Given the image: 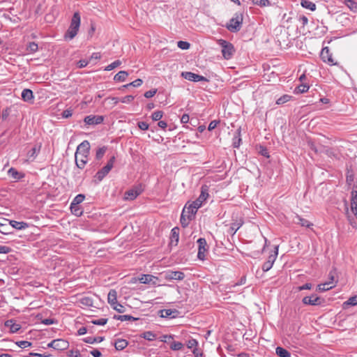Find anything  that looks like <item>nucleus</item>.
Segmentation results:
<instances>
[{
  "instance_id": "1",
  "label": "nucleus",
  "mask_w": 357,
  "mask_h": 357,
  "mask_svg": "<svg viewBox=\"0 0 357 357\" xmlns=\"http://www.w3.org/2000/svg\"><path fill=\"white\" fill-rule=\"evenodd\" d=\"M90 144L89 141L84 140L77 146L75 154V160L78 168L83 169L85 167L88 162Z\"/></svg>"
},
{
  "instance_id": "2",
  "label": "nucleus",
  "mask_w": 357,
  "mask_h": 357,
  "mask_svg": "<svg viewBox=\"0 0 357 357\" xmlns=\"http://www.w3.org/2000/svg\"><path fill=\"white\" fill-rule=\"evenodd\" d=\"M80 21L79 13L75 12L71 19L70 26L64 35L66 40H72L76 36L80 26Z\"/></svg>"
},
{
  "instance_id": "3",
  "label": "nucleus",
  "mask_w": 357,
  "mask_h": 357,
  "mask_svg": "<svg viewBox=\"0 0 357 357\" xmlns=\"http://www.w3.org/2000/svg\"><path fill=\"white\" fill-rule=\"evenodd\" d=\"M243 14L240 13H236L234 14V17L229 20V22L227 24V29L231 32H237L238 31L243 23Z\"/></svg>"
},
{
  "instance_id": "4",
  "label": "nucleus",
  "mask_w": 357,
  "mask_h": 357,
  "mask_svg": "<svg viewBox=\"0 0 357 357\" xmlns=\"http://www.w3.org/2000/svg\"><path fill=\"white\" fill-rule=\"evenodd\" d=\"M115 160V156L111 157L110 159L107 161V165L96 174L94 178L98 182L101 181L109 174V172L114 167Z\"/></svg>"
},
{
  "instance_id": "5",
  "label": "nucleus",
  "mask_w": 357,
  "mask_h": 357,
  "mask_svg": "<svg viewBox=\"0 0 357 357\" xmlns=\"http://www.w3.org/2000/svg\"><path fill=\"white\" fill-rule=\"evenodd\" d=\"M219 44L222 47V54L225 59H229L231 58L233 54L235 52L234 45L225 40H220Z\"/></svg>"
},
{
  "instance_id": "6",
  "label": "nucleus",
  "mask_w": 357,
  "mask_h": 357,
  "mask_svg": "<svg viewBox=\"0 0 357 357\" xmlns=\"http://www.w3.org/2000/svg\"><path fill=\"white\" fill-rule=\"evenodd\" d=\"M208 197V187L206 185H204L201 188V193L199 197L192 202V203L200 208L203 203L207 199Z\"/></svg>"
},
{
  "instance_id": "7",
  "label": "nucleus",
  "mask_w": 357,
  "mask_h": 357,
  "mask_svg": "<svg viewBox=\"0 0 357 357\" xmlns=\"http://www.w3.org/2000/svg\"><path fill=\"white\" fill-rule=\"evenodd\" d=\"M302 302L305 305L316 306L321 305L324 302V299L317 296L316 294H312L310 296H305Z\"/></svg>"
},
{
  "instance_id": "8",
  "label": "nucleus",
  "mask_w": 357,
  "mask_h": 357,
  "mask_svg": "<svg viewBox=\"0 0 357 357\" xmlns=\"http://www.w3.org/2000/svg\"><path fill=\"white\" fill-rule=\"evenodd\" d=\"M181 77H183L185 79H188L189 81L197 82H207L208 79L202 76L199 75L198 74H195L192 72H182L181 73Z\"/></svg>"
},
{
  "instance_id": "9",
  "label": "nucleus",
  "mask_w": 357,
  "mask_h": 357,
  "mask_svg": "<svg viewBox=\"0 0 357 357\" xmlns=\"http://www.w3.org/2000/svg\"><path fill=\"white\" fill-rule=\"evenodd\" d=\"M164 277L167 280H182L185 277V274L181 271H167L165 272Z\"/></svg>"
},
{
  "instance_id": "10",
  "label": "nucleus",
  "mask_w": 357,
  "mask_h": 357,
  "mask_svg": "<svg viewBox=\"0 0 357 357\" xmlns=\"http://www.w3.org/2000/svg\"><path fill=\"white\" fill-rule=\"evenodd\" d=\"M197 243H198V245H199L197 257L201 260H204L205 258V252L207 251L206 241L205 238H200L197 240Z\"/></svg>"
},
{
  "instance_id": "11",
  "label": "nucleus",
  "mask_w": 357,
  "mask_h": 357,
  "mask_svg": "<svg viewBox=\"0 0 357 357\" xmlns=\"http://www.w3.org/2000/svg\"><path fill=\"white\" fill-rule=\"evenodd\" d=\"M199 208L192 202L190 203V202H188L183 210H185L186 213H188V219H194Z\"/></svg>"
},
{
  "instance_id": "12",
  "label": "nucleus",
  "mask_w": 357,
  "mask_h": 357,
  "mask_svg": "<svg viewBox=\"0 0 357 357\" xmlns=\"http://www.w3.org/2000/svg\"><path fill=\"white\" fill-rule=\"evenodd\" d=\"M321 58L324 62H328L331 65H336L334 62L332 53L330 52L328 47H326L322 49L321 52Z\"/></svg>"
},
{
  "instance_id": "13",
  "label": "nucleus",
  "mask_w": 357,
  "mask_h": 357,
  "mask_svg": "<svg viewBox=\"0 0 357 357\" xmlns=\"http://www.w3.org/2000/svg\"><path fill=\"white\" fill-rule=\"evenodd\" d=\"M103 120L102 116L89 115L84 118V121L87 125H98L101 123Z\"/></svg>"
},
{
  "instance_id": "14",
  "label": "nucleus",
  "mask_w": 357,
  "mask_h": 357,
  "mask_svg": "<svg viewBox=\"0 0 357 357\" xmlns=\"http://www.w3.org/2000/svg\"><path fill=\"white\" fill-rule=\"evenodd\" d=\"M243 224V222L241 219L236 220L235 222L230 224L229 227L227 229V233L231 236L234 235Z\"/></svg>"
},
{
  "instance_id": "15",
  "label": "nucleus",
  "mask_w": 357,
  "mask_h": 357,
  "mask_svg": "<svg viewBox=\"0 0 357 357\" xmlns=\"http://www.w3.org/2000/svg\"><path fill=\"white\" fill-rule=\"evenodd\" d=\"M158 280V278L155 276H153L152 275H142L140 278H139V281L142 284H155L156 281Z\"/></svg>"
},
{
  "instance_id": "16",
  "label": "nucleus",
  "mask_w": 357,
  "mask_h": 357,
  "mask_svg": "<svg viewBox=\"0 0 357 357\" xmlns=\"http://www.w3.org/2000/svg\"><path fill=\"white\" fill-rule=\"evenodd\" d=\"M178 239H179V228L178 227H175L171 230L170 244L177 245Z\"/></svg>"
},
{
  "instance_id": "17",
  "label": "nucleus",
  "mask_w": 357,
  "mask_h": 357,
  "mask_svg": "<svg viewBox=\"0 0 357 357\" xmlns=\"http://www.w3.org/2000/svg\"><path fill=\"white\" fill-rule=\"evenodd\" d=\"M107 301L112 307L116 305L117 301V292L115 289H110L107 295Z\"/></svg>"
},
{
  "instance_id": "18",
  "label": "nucleus",
  "mask_w": 357,
  "mask_h": 357,
  "mask_svg": "<svg viewBox=\"0 0 357 357\" xmlns=\"http://www.w3.org/2000/svg\"><path fill=\"white\" fill-rule=\"evenodd\" d=\"M140 193L141 191L137 189L129 190L125 192V199L127 200H134Z\"/></svg>"
},
{
  "instance_id": "19",
  "label": "nucleus",
  "mask_w": 357,
  "mask_h": 357,
  "mask_svg": "<svg viewBox=\"0 0 357 357\" xmlns=\"http://www.w3.org/2000/svg\"><path fill=\"white\" fill-rule=\"evenodd\" d=\"M21 96L22 100L25 102H31L34 98L33 91L29 89H24Z\"/></svg>"
},
{
  "instance_id": "20",
  "label": "nucleus",
  "mask_w": 357,
  "mask_h": 357,
  "mask_svg": "<svg viewBox=\"0 0 357 357\" xmlns=\"http://www.w3.org/2000/svg\"><path fill=\"white\" fill-rule=\"evenodd\" d=\"M5 326L9 328L13 333L17 332L21 328L20 325L15 323L13 319L7 320L5 322Z\"/></svg>"
},
{
  "instance_id": "21",
  "label": "nucleus",
  "mask_w": 357,
  "mask_h": 357,
  "mask_svg": "<svg viewBox=\"0 0 357 357\" xmlns=\"http://www.w3.org/2000/svg\"><path fill=\"white\" fill-rule=\"evenodd\" d=\"M55 349L59 351L65 350L69 346L68 342L63 339L55 340Z\"/></svg>"
},
{
  "instance_id": "22",
  "label": "nucleus",
  "mask_w": 357,
  "mask_h": 357,
  "mask_svg": "<svg viewBox=\"0 0 357 357\" xmlns=\"http://www.w3.org/2000/svg\"><path fill=\"white\" fill-rule=\"evenodd\" d=\"M8 174L9 176H10L12 178L20 180L24 177V174L18 172L16 169L11 167L8 169Z\"/></svg>"
},
{
  "instance_id": "23",
  "label": "nucleus",
  "mask_w": 357,
  "mask_h": 357,
  "mask_svg": "<svg viewBox=\"0 0 357 357\" xmlns=\"http://www.w3.org/2000/svg\"><path fill=\"white\" fill-rule=\"evenodd\" d=\"M10 225L15 229L18 230L25 229L29 227V225L24 222H17L15 220H10Z\"/></svg>"
},
{
  "instance_id": "24",
  "label": "nucleus",
  "mask_w": 357,
  "mask_h": 357,
  "mask_svg": "<svg viewBox=\"0 0 357 357\" xmlns=\"http://www.w3.org/2000/svg\"><path fill=\"white\" fill-rule=\"evenodd\" d=\"M41 146H33L29 152L27 153V157L31 159V160H33L39 153L40 151Z\"/></svg>"
},
{
  "instance_id": "25",
  "label": "nucleus",
  "mask_w": 357,
  "mask_h": 357,
  "mask_svg": "<svg viewBox=\"0 0 357 357\" xmlns=\"http://www.w3.org/2000/svg\"><path fill=\"white\" fill-rule=\"evenodd\" d=\"M335 286V284H333V282H326L324 283L319 284L317 286V289L319 291H326L329 289H331L333 287Z\"/></svg>"
},
{
  "instance_id": "26",
  "label": "nucleus",
  "mask_w": 357,
  "mask_h": 357,
  "mask_svg": "<svg viewBox=\"0 0 357 357\" xmlns=\"http://www.w3.org/2000/svg\"><path fill=\"white\" fill-rule=\"evenodd\" d=\"M193 219H188V215H186L185 210L182 211V213L181 215V218H180V222L183 227H187L188 226L190 222Z\"/></svg>"
},
{
  "instance_id": "27",
  "label": "nucleus",
  "mask_w": 357,
  "mask_h": 357,
  "mask_svg": "<svg viewBox=\"0 0 357 357\" xmlns=\"http://www.w3.org/2000/svg\"><path fill=\"white\" fill-rule=\"evenodd\" d=\"M177 312L176 310H172L171 309H164L160 310V315L161 317H175V314Z\"/></svg>"
},
{
  "instance_id": "28",
  "label": "nucleus",
  "mask_w": 357,
  "mask_h": 357,
  "mask_svg": "<svg viewBox=\"0 0 357 357\" xmlns=\"http://www.w3.org/2000/svg\"><path fill=\"white\" fill-rule=\"evenodd\" d=\"M128 344V341L124 339H117L114 342V347L116 350H123Z\"/></svg>"
},
{
  "instance_id": "29",
  "label": "nucleus",
  "mask_w": 357,
  "mask_h": 357,
  "mask_svg": "<svg viewBox=\"0 0 357 357\" xmlns=\"http://www.w3.org/2000/svg\"><path fill=\"white\" fill-rule=\"evenodd\" d=\"M128 75V73L125 70L119 71L117 74L114 75V80L115 82H124L126 79Z\"/></svg>"
},
{
  "instance_id": "30",
  "label": "nucleus",
  "mask_w": 357,
  "mask_h": 357,
  "mask_svg": "<svg viewBox=\"0 0 357 357\" xmlns=\"http://www.w3.org/2000/svg\"><path fill=\"white\" fill-rule=\"evenodd\" d=\"M114 319L120 320L121 321H136L138 320V318H135L131 315L125 314V315H114L113 317Z\"/></svg>"
},
{
  "instance_id": "31",
  "label": "nucleus",
  "mask_w": 357,
  "mask_h": 357,
  "mask_svg": "<svg viewBox=\"0 0 357 357\" xmlns=\"http://www.w3.org/2000/svg\"><path fill=\"white\" fill-rule=\"evenodd\" d=\"M296 218L297 219V221H296V222L298 225H301L302 227L309 228L313 225L312 223L310 222L308 220L301 218L298 215L296 216Z\"/></svg>"
},
{
  "instance_id": "32",
  "label": "nucleus",
  "mask_w": 357,
  "mask_h": 357,
  "mask_svg": "<svg viewBox=\"0 0 357 357\" xmlns=\"http://www.w3.org/2000/svg\"><path fill=\"white\" fill-rule=\"evenodd\" d=\"M70 209L71 213L77 217L81 216L83 213V210L79 207V205L70 204Z\"/></svg>"
},
{
  "instance_id": "33",
  "label": "nucleus",
  "mask_w": 357,
  "mask_h": 357,
  "mask_svg": "<svg viewBox=\"0 0 357 357\" xmlns=\"http://www.w3.org/2000/svg\"><path fill=\"white\" fill-rule=\"evenodd\" d=\"M103 337H86L84 338V342L89 344H94L96 342H101L103 341Z\"/></svg>"
},
{
  "instance_id": "34",
  "label": "nucleus",
  "mask_w": 357,
  "mask_h": 357,
  "mask_svg": "<svg viewBox=\"0 0 357 357\" xmlns=\"http://www.w3.org/2000/svg\"><path fill=\"white\" fill-rule=\"evenodd\" d=\"M301 6L312 11H314L316 9V5L309 0H301Z\"/></svg>"
},
{
  "instance_id": "35",
  "label": "nucleus",
  "mask_w": 357,
  "mask_h": 357,
  "mask_svg": "<svg viewBox=\"0 0 357 357\" xmlns=\"http://www.w3.org/2000/svg\"><path fill=\"white\" fill-rule=\"evenodd\" d=\"M240 134H241V130H240V129H238V130H237V131L236 132V135L233 138V146L234 148H238L241 144V138L240 137Z\"/></svg>"
},
{
  "instance_id": "36",
  "label": "nucleus",
  "mask_w": 357,
  "mask_h": 357,
  "mask_svg": "<svg viewBox=\"0 0 357 357\" xmlns=\"http://www.w3.org/2000/svg\"><path fill=\"white\" fill-rule=\"evenodd\" d=\"M276 354L280 357H289L290 353L285 349L278 347L276 348Z\"/></svg>"
},
{
  "instance_id": "37",
  "label": "nucleus",
  "mask_w": 357,
  "mask_h": 357,
  "mask_svg": "<svg viewBox=\"0 0 357 357\" xmlns=\"http://www.w3.org/2000/svg\"><path fill=\"white\" fill-rule=\"evenodd\" d=\"M309 86L306 84H301L298 85L294 90V91L297 93H303L307 92L309 89Z\"/></svg>"
},
{
  "instance_id": "38",
  "label": "nucleus",
  "mask_w": 357,
  "mask_h": 357,
  "mask_svg": "<svg viewBox=\"0 0 357 357\" xmlns=\"http://www.w3.org/2000/svg\"><path fill=\"white\" fill-rule=\"evenodd\" d=\"M107 148L106 146H102L101 148H99L97 151H96V159L97 160H100L102 158V157L104 156L106 151H107Z\"/></svg>"
},
{
  "instance_id": "39",
  "label": "nucleus",
  "mask_w": 357,
  "mask_h": 357,
  "mask_svg": "<svg viewBox=\"0 0 357 357\" xmlns=\"http://www.w3.org/2000/svg\"><path fill=\"white\" fill-rule=\"evenodd\" d=\"M142 337L149 341H153L155 339L156 335L152 331H146L142 333Z\"/></svg>"
},
{
  "instance_id": "40",
  "label": "nucleus",
  "mask_w": 357,
  "mask_h": 357,
  "mask_svg": "<svg viewBox=\"0 0 357 357\" xmlns=\"http://www.w3.org/2000/svg\"><path fill=\"white\" fill-rule=\"evenodd\" d=\"M79 303L81 304H82L83 305L88 306V307H90V306L93 305V300H92V298H90V297H87V296H85V297H83V298H80Z\"/></svg>"
},
{
  "instance_id": "41",
  "label": "nucleus",
  "mask_w": 357,
  "mask_h": 357,
  "mask_svg": "<svg viewBox=\"0 0 357 357\" xmlns=\"http://www.w3.org/2000/svg\"><path fill=\"white\" fill-rule=\"evenodd\" d=\"M183 347V344L180 342L173 341L170 344V349L174 351H178L182 349Z\"/></svg>"
},
{
  "instance_id": "42",
  "label": "nucleus",
  "mask_w": 357,
  "mask_h": 357,
  "mask_svg": "<svg viewBox=\"0 0 357 357\" xmlns=\"http://www.w3.org/2000/svg\"><path fill=\"white\" fill-rule=\"evenodd\" d=\"M85 196L82 194L77 195L73 200L70 204L72 205H79L84 200Z\"/></svg>"
},
{
  "instance_id": "43",
  "label": "nucleus",
  "mask_w": 357,
  "mask_h": 357,
  "mask_svg": "<svg viewBox=\"0 0 357 357\" xmlns=\"http://www.w3.org/2000/svg\"><path fill=\"white\" fill-rule=\"evenodd\" d=\"M291 96L289 95H287V94L283 95L282 96H281L276 100V104L282 105V104L289 101L291 100Z\"/></svg>"
},
{
  "instance_id": "44",
  "label": "nucleus",
  "mask_w": 357,
  "mask_h": 357,
  "mask_svg": "<svg viewBox=\"0 0 357 357\" xmlns=\"http://www.w3.org/2000/svg\"><path fill=\"white\" fill-rule=\"evenodd\" d=\"M252 3L261 7L268 6L271 5L269 0H252Z\"/></svg>"
},
{
  "instance_id": "45",
  "label": "nucleus",
  "mask_w": 357,
  "mask_h": 357,
  "mask_svg": "<svg viewBox=\"0 0 357 357\" xmlns=\"http://www.w3.org/2000/svg\"><path fill=\"white\" fill-rule=\"evenodd\" d=\"M121 64V61L120 60H116L115 61L112 62L107 66L105 68V70L109 71L113 70L114 68L119 66Z\"/></svg>"
},
{
  "instance_id": "46",
  "label": "nucleus",
  "mask_w": 357,
  "mask_h": 357,
  "mask_svg": "<svg viewBox=\"0 0 357 357\" xmlns=\"http://www.w3.org/2000/svg\"><path fill=\"white\" fill-rule=\"evenodd\" d=\"M142 83H143L142 79H137L135 81H133V82H130L129 84L123 85V88H127V87L130 86H134V87H137V86H141L142 84Z\"/></svg>"
},
{
  "instance_id": "47",
  "label": "nucleus",
  "mask_w": 357,
  "mask_h": 357,
  "mask_svg": "<svg viewBox=\"0 0 357 357\" xmlns=\"http://www.w3.org/2000/svg\"><path fill=\"white\" fill-rule=\"evenodd\" d=\"M26 50L30 53H34L38 50V44L34 42L29 43L27 45Z\"/></svg>"
},
{
  "instance_id": "48",
  "label": "nucleus",
  "mask_w": 357,
  "mask_h": 357,
  "mask_svg": "<svg viewBox=\"0 0 357 357\" xmlns=\"http://www.w3.org/2000/svg\"><path fill=\"white\" fill-rule=\"evenodd\" d=\"M162 116H163V112L160 110H158V111L154 112L152 114L151 118H152L153 121H157L160 120V119L162 117Z\"/></svg>"
},
{
  "instance_id": "49",
  "label": "nucleus",
  "mask_w": 357,
  "mask_h": 357,
  "mask_svg": "<svg viewBox=\"0 0 357 357\" xmlns=\"http://www.w3.org/2000/svg\"><path fill=\"white\" fill-rule=\"evenodd\" d=\"M278 254V248L277 246L275 248L274 253L269 255L267 261H268L272 264H273L277 258Z\"/></svg>"
},
{
  "instance_id": "50",
  "label": "nucleus",
  "mask_w": 357,
  "mask_h": 357,
  "mask_svg": "<svg viewBox=\"0 0 357 357\" xmlns=\"http://www.w3.org/2000/svg\"><path fill=\"white\" fill-rule=\"evenodd\" d=\"M198 346V342L195 339H190L187 342V347L189 349H194Z\"/></svg>"
},
{
  "instance_id": "51",
  "label": "nucleus",
  "mask_w": 357,
  "mask_h": 357,
  "mask_svg": "<svg viewBox=\"0 0 357 357\" xmlns=\"http://www.w3.org/2000/svg\"><path fill=\"white\" fill-rule=\"evenodd\" d=\"M345 4L352 10H357V3L354 0H347Z\"/></svg>"
},
{
  "instance_id": "52",
  "label": "nucleus",
  "mask_w": 357,
  "mask_h": 357,
  "mask_svg": "<svg viewBox=\"0 0 357 357\" xmlns=\"http://www.w3.org/2000/svg\"><path fill=\"white\" fill-rule=\"evenodd\" d=\"M177 45L181 50H188L190 48V43L186 41L180 40L178 42Z\"/></svg>"
},
{
  "instance_id": "53",
  "label": "nucleus",
  "mask_w": 357,
  "mask_h": 357,
  "mask_svg": "<svg viewBox=\"0 0 357 357\" xmlns=\"http://www.w3.org/2000/svg\"><path fill=\"white\" fill-rule=\"evenodd\" d=\"M91 322L95 325L104 326L107 324V319L101 318L99 319L92 320Z\"/></svg>"
},
{
  "instance_id": "54",
  "label": "nucleus",
  "mask_w": 357,
  "mask_h": 357,
  "mask_svg": "<svg viewBox=\"0 0 357 357\" xmlns=\"http://www.w3.org/2000/svg\"><path fill=\"white\" fill-rule=\"evenodd\" d=\"M16 344H17L18 347H20V348H22V349H24V348L31 346V342H30L29 341H25V340L17 342Z\"/></svg>"
},
{
  "instance_id": "55",
  "label": "nucleus",
  "mask_w": 357,
  "mask_h": 357,
  "mask_svg": "<svg viewBox=\"0 0 357 357\" xmlns=\"http://www.w3.org/2000/svg\"><path fill=\"white\" fill-rule=\"evenodd\" d=\"M113 309L119 313H123L126 311V307L121 304L117 303L116 305L112 306Z\"/></svg>"
},
{
  "instance_id": "56",
  "label": "nucleus",
  "mask_w": 357,
  "mask_h": 357,
  "mask_svg": "<svg viewBox=\"0 0 357 357\" xmlns=\"http://www.w3.org/2000/svg\"><path fill=\"white\" fill-rule=\"evenodd\" d=\"M135 97L132 95H128L122 98L120 101L123 103H130L133 101Z\"/></svg>"
},
{
  "instance_id": "57",
  "label": "nucleus",
  "mask_w": 357,
  "mask_h": 357,
  "mask_svg": "<svg viewBox=\"0 0 357 357\" xmlns=\"http://www.w3.org/2000/svg\"><path fill=\"white\" fill-rule=\"evenodd\" d=\"M344 305H357V296H353L348 299L347 301H346Z\"/></svg>"
},
{
  "instance_id": "58",
  "label": "nucleus",
  "mask_w": 357,
  "mask_h": 357,
  "mask_svg": "<svg viewBox=\"0 0 357 357\" xmlns=\"http://www.w3.org/2000/svg\"><path fill=\"white\" fill-rule=\"evenodd\" d=\"M273 265V264H272L271 262H269L268 261H266L262 265L263 271L266 272V271H269L272 268Z\"/></svg>"
},
{
  "instance_id": "59",
  "label": "nucleus",
  "mask_w": 357,
  "mask_h": 357,
  "mask_svg": "<svg viewBox=\"0 0 357 357\" xmlns=\"http://www.w3.org/2000/svg\"><path fill=\"white\" fill-rule=\"evenodd\" d=\"M157 93V89H151L149 91H147L144 93V97L146 98H152L155 96V94Z\"/></svg>"
},
{
  "instance_id": "60",
  "label": "nucleus",
  "mask_w": 357,
  "mask_h": 357,
  "mask_svg": "<svg viewBox=\"0 0 357 357\" xmlns=\"http://www.w3.org/2000/svg\"><path fill=\"white\" fill-rule=\"evenodd\" d=\"M357 204V190L351 191V204Z\"/></svg>"
},
{
  "instance_id": "61",
  "label": "nucleus",
  "mask_w": 357,
  "mask_h": 357,
  "mask_svg": "<svg viewBox=\"0 0 357 357\" xmlns=\"http://www.w3.org/2000/svg\"><path fill=\"white\" fill-rule=\"evenodd\" d=\"M137 125L139 128L142 130H146L149 129V124L144 121H139Z\"/></svg>"
},
{
  "instance_id": "62",
  "label": "nucleus",
  "mask_w": 357,
  "mask_h": 357,
  "mask_svg": "<svg viewBox=\"0 0 357 357\" xmlns=\"http://www.w3.org/2000/svg\"><path fill=\"white\" fill-rule=\"evenodd\" d=\"M11 251V248L10 247L6 245H0V254H7Z\"/></svg>"
},
{
  "instance_id": "63",
  "label": "nucleus",
  "mask_w": 357,
  "mask_h": 357,
  "mask_svg": "<svg viewBox=\"0 0 357 357\" xmlns=\"http://www.w3.org/2000/svg\"><path fill=\"white\" fill-rule=\"evenodd\" d=\"M219 121L215 120L211 121V123L208 125V130L211 131L215 129L217 125L219 123Z\"/></svg>"
},
{
  "instance_id": "64",
  "label": "nucleus",
  "mask_w": 357,
  "mask_h": 357,
  "mask_svg": "<svg viewBox=\"0 0 357 357\" xmlns=\"http://www.w3.org/2000/svg\"><path fill=\"white\" fill-rule=\"evenodd\" d=\"M68 356L71 357H80L81 354L79 350H71L69 351Z\"/></svg>"
}]
</instances>
